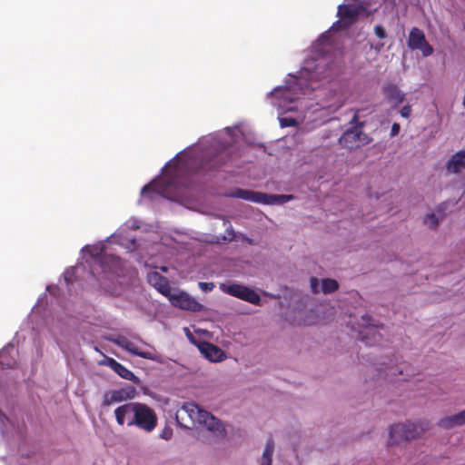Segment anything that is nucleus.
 Returning a JSON list of instances; mask_svg holds the SVG:
<instances>
[{
	"mask_svg": "<svg viewBox=\"0 0 465 465\" xmlns=\"http://www.w3.org/2000/svg\"><path fill=\"white\" fill-rule=\"evenodd\" d=\"M339 288L338 282L333 279H323L322 282V291L324 293H331Z\"/></svg>",
	"mask_w": 465,
	"mask_h": 465,
	"instance_id": "nucleus-24",
	"label": "nucleus"
},
{
	"mask_svg": "<svg viewBox=\"0 0 465 465\" xmlns=\"http://www.w3.org/2000/svg\"><path fill=\"white\" fill-rule=\"evenodd\" d=\"M199 425H203L209 431L213 432L216 437L224 438L226 436V430L223 424L214 417L211 412L205 411L203 418L201 420Z\"/></svg>",
	"mask_w": 465,
	"mask_h": 465,
	"instance_id": "nucleus-11",
	"label": "nucleus"
},
{
	"mask_svg": "<svg viewBox=\"0 0 465 465\" xmlns=\"http://www.w3.org/2000/svg\"><path fill=\"white\" fill-rule=\"evenodd\" d=\"M341 104H342L341 97V95H339V97L334 102L328 103L325 106H327V107L335 106L338 108V107L341 106Z\"/></svg>",
	"mask_w": 465,
	"mask_h": 465,
	"instance_id": "nucleus-34",
	"label": "nucleus"
},
{
	"mask_svg": "<svg viewBox=\"0 0 465 465\" xmlns=\"http://www.w3.org/2000/svg\"><path fill=\"white\" fill-rule=\"evenodd\" d=\"M104 363L123 379L131 381H136L138 380L132 371L115 361L114 358L105 357Z\"/></svg>",
	"mask_w": 465,
	"mask_h": 465,
	"instance_id": "nucleus-17",
	"label": "nucleus"
},
{
	"mask_svg": "<svg viewBox=\"0 0 465 465\" xmlns=\"http://www.w3.org/2000/svg\"><path fill=\"white\" fill-rule=\"evenodd\" d=\"M426 428L421 424L415 423H399L391 426L389 432V444H397L401 441H408L419 437Z\"/></svg>",
	"mask_w": 465,
	"mask_h": 465,
	"instance_id": "nucleus-2",
	"label": "nucleus"
},
{
	"mask_svg": "<svg viewBox=\"0 0 465 465\" xmlns=\"http://www.w3.org/2000/svg\"><path fill=\"white\" fill-rule=\"evenodd\" d=\"M407 45L411 50H420L423 56H430L433 53V48L427 42L423 31L418 27H412L410 31Z\"/></svg>",
	"mask_w": 465,
	"mask_h": 465,
	"instance_id": "nucleus-6",
	"label": "nucleus"
},
{
	"mask_svg": "<svg viewBox=\"0 0 465 465\" xmlns=\"http://www.w3.org/2000/svg\"><path fill=\"white\" fill-rule=\"evenodd\" d=\"M135 402H126L114 410V417L119 426L133 427V413L134 412Z\"/></svg>",
	"mask_w": 465,
	"mask_h": 465,
	"instance_id": "nucleus-10",
	"label": "nucleus"
},
{
	"mask_svg": "<svg viewBox=\"0 0 465 465\" xmlns=\"http://www.w3.org/2000/svg\"><path fill=\"white\" fill-rule=\"evenodd\" d=\"M311 287L313 292H317L318 280L314 277L311 278Z\"/></svg>",
	"mask_w": 465,
	"mask_h": 465,
	"instance_id": "nucleus-35",
	"label": "nucleus"
},
{
	"mask_svg": "<svg viewBox=\"0 0 465 465\" xmlns=\"http://www.w3.org/2000/svg\"><path fill=\"white\" fill-rule=\"evenodd\" d=\"M198 286L199 288L204 292H212L214 288V283L213 282H200L198 283Z\"/></svg>",
	"mask_w": 465,
	"mask_h": 465,
	"instance_id": "nucleus-29",
	"label": "nucleus"
},
{
	"mask_svg": "<svg viewBox=\"0 0 465 465\" xmlns=\"http://www.w3.org/2000/svg\"><path fill=\"white\" fill-rule=\"evenodd\" d=\"M166 436H167V433H164V435H163L162 437H163V439H168Z\"/></svg>",
	"mask_w": 465,
	"mask_h": 465,
	"instance_id": "nucleus-42",
	"label": "nucleus"
},
{
	"mask_svg": "<svg viewBox=\"0 0 465 465\" xmlns=\"http://www.w3.org/2000/svg\"><path fill=\"white\" fill-rule=\"evenodd\" d=\"M424 223L434 229L439 224V220L434 213H429L424 218Z\"/></svg>",
	"mask_w": 465,
	"mask_h": 465,
	"instance_id": "nucleus-26",
	"label": "nucleus"
},
{
	"mask_svg": "<svg viewBox=\"0 0 465 465\" xmlns=\"http://www.w3.org/2000/svg\"><path fill=\"white\" fill-rule=\"evenodd\" d=\"M274 451V441L272 438L268 439L265 448L263 450L260 465H272V455Z\"/></svg>",
	"mask_w": 465,
	"mask_h": 465,
	"instance_id": "nucleus-23",
	"label": "nucleus"
},
{
	"mask_svg": "<svg viewBox=\"0 0 465 465\" xmlns=\"http://www.w3.org/2000/svg\"><path fill=\"white\" fill-rule=\"evenodd\" d=\"M205 411L194 402H184L177 411L176 419L182 425L190 428L200 423Z\"/></svg>",
	"mask_w": 465,
	"mask_h": 465,
	"instance_id": "nucleus-4",
	"label": "nucleus"
},
{
	"mask_svg": "<svg viewBox=\"0 0 465 465\" xmlns=\"http://www.w3.org/2000/svg\"><path fill=\"white\" fill-rule=\"evenodd\" d=\"M359 13V6L354 5H340L337 15L341 22L350 25L357 20Z\"/></svg>",
	"mask_w": 465,
	"mask_h": 465,
	"instance_id": "nucleus-16",
	"label": "nucleus"
},
{
	"mask_svg": "<svg viewBox=\"0 0 465 465\" xmlns=\"http://www.w3.org/2000/svg\"><path fill=\"white\" fill-rule=\"evenodd\" d=\"M301 85H302L301 81L297 80V83H295L293 85L287 86V87H285V88H283V89H280V90L275 89V92H276V93H279V92H280V93H281V96H282L283 99H285V100L289 101L290 103H292V102H294L296 99H298V95H297L296 94H292V92L293 90H296V88H297L298 86H299V87H300V89H301V94H307V89H308V87H306V88H302V87H301Z\"/></svg>",
	"mask_w": 465,
	"mask_h": 465,
	"instance_id": "nucleus-22",
	"label": "nucleus"
},
{
	"mask_svg": "<svg viewBox=\"0 0 465 465\" xmlns=\"http://www.w3.org/2000/svg\"><path fill=\"white\" fill-rule=\"evenodd\" d=\"M391 374V375H395L396 372H395V368L394 367H388L387 368V371H386V375H389Z\"/></svg>",
	"mask_w": 465,
	"mask_h": 465,
	"instance_id": "nucleus-37",
	"label": "nucleus"
},
{
	"mask_svg": "<svg viewBox=\"0 0 465 465\" xmlns=\"http://www.w3.org/2000/svg\"><path fill=\"white\" fill-rule=\"evenodd\" d=\"M64 279H65L66 282L69 283L70 280L66 275L64 276Z\"/></svg>",
	"mask_w": 465,
	"mask_h": 465,
	"instance_id": "nucleus-40",
	"label": "nucleus"
},
{
	"mask_svg": "<svg viewBox=\"0 0 465 465\" xmlns=\"http://www.w3.org/2000/svg\"><path fill=\"white\" fill-rule=\"evenodd\" d=\"M220 289L224 293L239 298L254 305H259L261 302L260 295L253 290L237 283L225 284L221 283Z\"/></svg>",
	"mask_w": 465,
	"mask_h": 465,
	"instance_id": "nucleus-5",
	"label": "nucleus"
},
{
	"mask_svg": "<svg viewBox=\"0 0 465 465\" xmlns=\"http://www.w3.org/2000/svg\"><path fill=\"white\" fill-rule=\"evenodd\" d=\"M133 418L134 426L147 433L152 432L157 426L156 413L144 403L135 402Z\"/></svg>",
	"mask_w": 465,
	"mask_h": 465,
	"instance_id": "nucleus-3",
	"label": "nucleus"
},
{
	"mask_svg": "<svg viewBox=\"0 0 465 465\" xmlns=\"http://www.w3.org/2000/svg\"><path fill=\"white\" fill-rule=\"evenodd\" d=\"M100 262L104 272L106 271V268H108L112 272L119 274L118 269L122 267V260L119 257L114 254L104 253L101 256Z\"/></svg>",
	"mask_w": 465,
	"mask_h": 465,
	"instance_id": "nucleus-20",
	"label": "nucleus"
},
{
	"mask_svg": "<svg viewBox=\"0 0 465 465\" xmlns=\"http://www.w3.org/2000/svg\"><path fill=\"white\" fill-rule=\"evenodd\" d=\"M319 41L323 43L329 42V36L327 34H322L321 37L319 38Z\"/></svg>",
	"mask_w": 465,
	"mask_h": 465,
	"instance_id": "nucleus-36",
	"label": "nucleus"
},
{
	"mask_svg": "<svg viewBox=\"0 0 465 465\" xmlns=\"http://www.w3.org/2000/svg\"><path fill=\"white\" fill-rule=\"evenodd\" d=\"M188 165L189 163L182 158L175 160V162L170 164V173L172 176L175 177L178 174L180 169L185 168Z\"/></svg>",
	"mask_w": 465,
	"mask_h": 465,
	"instance_id": "nucleus-25",
	"label": "nucleus"
},
{
	"mask_svg": "<svg viewBox=\"0 0 465 465\" xmlns=\"http://www.w3.org/2000/svg\"><path fill=\"white\" fill-rule=\"evenodd\" d=\"M374 33L376 36L380 39H383L387 35L385 28L381 25H377L374 26Z\"/></svg>",
	"mask_w": 465,
	"mask_h": 465,
	"instance_id": "nucleus-28",
	"label": "nucleus"
},
{
	"mask_svg": "<svg viewBox=\"0 0 465 465\" xmlns=\"http://www.w3.org/2000/svg\"><path fill=\"white\" fill-rule=\"evenodd\" d=\"M135 395V390L132 387L111 390L104 392L102 405L108 407L115 403L132 400Z\"/></svg>",
	"mask_w": 465,
	"mask_h": 465,
	"instance_id": "nucleus-8",
	"label": "nucleus"
},
{
	"mask_svg": "<svg viewBox=\"0 0 465 465\" xmlns=\"http://www.w3.org/2000/svg\"><path fill=\"white\" fill-rule=\"evenodd\" d=\"M114 342L134 356H138L140 358L146 360H151L158 363L163 362V357L159 353H157L154 349L153 351L140 350L134 342L128 341L125 338L117 340Z\"/></svg>",
	"mask_w": 465,
	"mask_h": 465,
	"instance_id": "nucleus-7",
	"label": "nucleus"
},
{
	"mask_svg": "<svg viewBox=\"0 0 465 465\" xmlns=\"http://www.w3.org/2000/svg\"><path fill=\"white\" fill-rule=\"evenodd\" d=\"M168 298L173 306L182 310L197 312L203 309V305L199 302L184 292H180L177 294H172L171 292Z\"/></svg>",
	"mask_w": 465,
	"mask_h": 465,
	"instance_id": "nucleus-9",
	"label": "nucleus"
},
{
	"mask_svg": "<svg viewBox=\"0 0 465 465\" xmlns=\"http://www.w3.org/2000/svg\"><path fill=\"white\" fill-rule=\"evenodd\" d=\"M465 423V410L451 416L445 417L439 421V425L444 429H451Z\"/></svg>",
	"mask_w": 465,
	"mask_h": 465,
	"instance_id": "nucleus-21",
	"label": "nucleus"
},
{
	"mask_svg": "<svg viewBox=\"0 0 465 465\" xmlns=\"http://www.w3.org/2000/svg\"><path fill=\"white\" fill-rule=\"evenodd\" d=\"M361 320V325L366 328V331L364 333L361 332V340L365 341L368 345H372L378 341L376 336H380V334L377 333L376 328H379L380 326L375 324L372 318L368 314L363 315Z\"/></svg>",
	"mask_w": 465,
	"mask_h": 465,
	"instance_id": "nucleus-12",
	"label": "nucleus"
},
{
	"mask_svg": "<svg viewBox=\"0 0 465 465\" xmlns=\"http://www.w3.org/2000/svg\"><path fill=\"white\" fill-rule=\"evenodd\" d=\"M282 126H294L296 125V121L292 118H282L281 120Z\"/></svg>",
	"mask_w": 465,
	"mask_h": 465,
	"instance_id": "nucleus-31",
	"label": "nucleus"
},
{
	"mask_svg": "<svg viewBox=\"0 0 465 465\" xmlns=\"http://www.w3.org/2000/svg\"><path fill=\"white\" fill-rule=\"evenodd\" d=\"M231 195L234 198L243 199L262 204H283L293 199L292 194H269L246 189H235Z\"/></svg>",
	"mask_w": 465,
	"mask_h": 465,
	"instance_id": "nucleus-1",
	"label": "nucleus"
},
{
	"mask_svg": "<svg viewBox=\"0 0 465 465\" xmlns=\"http://www.w3.org/2000/svg\"><path fill=\"white\" fill-rule=\"evenodd\" d=\"M166 436H167V433H164V435H163L162 437H163V439H168Z\"/></svg>",
	"mask_w": 465,
	"mask_h": 465,
	"instance_id": "nucleus-43",
	"label": "nucleus"
},
{
	"mask_svg": "<svg viewBox=\"0 0 465 465\" xmlns=\"http://www.w3.org/2000/svg\"><path fill=\"white\" fill-rule=\"evenodd\" d=\"M400 130H401L400 124L397 123H394L391 129V136L393 137V136L398 135L400 133Z\"/></svg>",
	"mask_w": 465,
	"mask_h": 465,
	"instance_id": "nucleus-33",
	"label": "nucleus"
},
{
	"mask_svg": "<svg viewBox=\"0 0 465 465\" xmlns=\"http://www.w3.org/2000/svg\"><path fill=\"white\" fill-rule=\"evenodd\" d=\"M198 348L201 353L211 361L217 362L225 358L224 351L213 343L203 341L198 345Z\"/></svg>",
	"mask_w": 465,
	"mask_h": 465,
	"instance_id": "nucleus-14",
	"label": "nucleus"
},
{
	"mask_svg": "<svg viewBox=\"0 0 465 465\" xmlns=\"http://www.w3.org/2000/svg\"><path fill=\"white\" fill-rule=\"evenodd\" d=\"M383 45H384L383 44H379V45L375 47V49H376L377 51H380V50L383 47Z\"/></svg>",
	"mask_w": 465,
	"mask_h": 465,
	"instance_id": "nucleus-38",
	"label": "nucleus"
},
{
	"mask_svg": "<svg viewBox=\"0 0 465 465\" xmlns=\"http://www.w3.org/2000/svg\"><path fill=\"white\" fill-rule=\"evenodd\" d=\"M446 169L450 173H458L465 169V150L453 154L446 163Z\"/></svg>",
	"mask_w": 465,
	"mask_h": 465,
	"instance_id": "nucleus-19",
	"label": "nucleus"
},
{
	"mask_svg": "<svg viewBox=\"0 0 465 465\" xmlns=\"http://www.w3.org/2000/svg\"><path fill=\"white\" fill-rule=\"evenodd\" d=\"M382 92L385 98L394 105H398L404 101V94L392 83L384 84L382 86Z\"/></svg>",
	"mask_w": 465,
	"mask_h": 465,
	"instance_id": "nucleus-18",
	"label": "nucleus"
},
{
	"mask_svg": "<svg viewBox=\"0 0 465 465\" xmlns=\"http://www.w3.org/2000/svg\"><path fill=\"white\" fill-rule=\"evenodd\" d=\"M148 282L160 293L168 297L172 292L169 281L158 272H151L147 274Z\"/></svg>",
	"mask_w": 465,
	"mask_h": 465,
	"instance_id": "nucleus-13",
	"label": "nucleus"
},
{
	"mask_svg": "<svg viewBox=\"0 0 465 465\" xmlns=\"http://www.w3.org/2000/svg\"><path fill=\"white\" fill-rule=\"evenodd\" d=\"M5 354H6V351L3 350L2 351H0V361H1L2 365L6 366L7 368H13L16 363L15 360L13 359L11 361H5Z\"/></svg>",
	"mask_w": 465,
	"mask_h": 465,
	"instance_id": "nucleus-27",
	"label": "nucleus"
},
{
	"mask_svg": "<svg viewBox=\"0 0 465 465\" xmlns=\"http://www.w3.org/2000/svg\"><path fill=\"white\" fill-rule=\"evenodd\" d=\"M357 120H358V115L355 114L352 118V122H356Z\"/></svg>",
	"mask_w": 465,
	"mask_h": 465,
	"instance_id": "nucleus-39",
	"label": "nucleus"
},
{
	"mask_svg": "<svg viewBox=\"0 0 465 465\" xmlns=\"http://www.w3.org/2000/svg\"><path fill=\"white\" fill-rule=\"evenodd\" d=\"M157 184L158 183L155 182V181H153L152 183L144 185L142 189V193L143 194H145L147 193L148 192H153V191H155V188L157 187Z\"/></svg>",
	"mask_w": 465,
	"mask_h": 465,
	"instance_id": "nucleus-30",
	"label": "nucleus"
},
{
	"mask_svg": "<svg viewBox=\"0 0 465 465\" xmlns=\"http://www.w3.org/2000/svg\"><path fill=\"white\" fill-rule=\"evenodd\" d=\"M411 108L410 105H405L401 109V115L404 118H408L411 115Z\"/></svg>",
	"mask_w": 465,
	"mask_h": 465,
	"instance_id": "nucleus-32",
	"label": "nucleus"
},
{
	"mask_svg": "<svg viewBox=\"0 0 465 465\" xmlns=\"http://www.w3.org/2000/svg\"><path fill=\"white\" fill-rule=\"evenodd\" d=\"M402 372H403L402 369H401L400 371H398V373H399V374H402Z\"/></svg>",
	"mask_w": 465,
	"mask_h": 465,
	"instance_id": "nucleus-41",
	"label": "nucleus"
},
{
	"mask_svg": "<svg viewBox=\"0 0 465 465\" xmlns=\"http://www.w3.org/2000/svg\"><path fill=\"white\" fill-rule=\"evenodd\" d=\"M362 124L360 126H353L346 130L339 139L341 146L346 148H353L357 146L356 143L360 140L361 135L363 134L361 131Z\"/></svg>",
	"mask_w": 465,
	"mask_h": 465,
	"instance_id": "nucleus-15",
	"label": "nucleus"
}]
</instances>
